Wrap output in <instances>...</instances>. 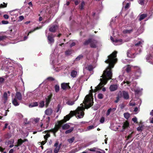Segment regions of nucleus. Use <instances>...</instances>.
Wrapping results in <instances>:
<instances>
[{
    "mask_svg": "<svg viewBox=\"0 0 153 153\" xmlns=\"http://www.w3.org/2000/svg\"><path fill=\"white\" fill-rule=\"evenodd\" d=\"M47 79L49 81H53L55 80L54 78L51 77H48L47 78Z\"/></svg>",
    "mask_w": 153,
    "mask_h": 153,
    "instance_id": "52",
    "label": "nucleus"
},
{
    "mask_svg": "<svg viewBox=\"0 0 153 153\" xmlns=\"http://www.w3.org/2000/svg\"><path fill=\"white\" fill-rule=\"evenodd\" d=\"M105 120V118L104 117H102L100 120V122L101 123H104V121Z\"/></svg>",
    "mask_w": 153,
    "mask_h": 153,
    "instance_id": "54",
    "label": "nucleus"
},
{
    "mask_svg": "<svg viewBox=\"0 0 153 153\" xmlns=\"http://www.w3.org/2000/svg\"><path fill=\"white\" fill-rule=\"evenodd\" d=\"M76 45V43L75 42H73L72 43H71L69 46H70V47L72 48L74 46H75Z\"/></svg>",
    "mask_w": 153,
    "mask_h": 153,
    "instance_id": "62",
    "label": "nucleus"
},
{
    "mask_svg": "<svg viewBox=\"0 0 153 153\" xmlns=\"http://www.w3.org/2000/svg\"><path fill=\"white\" fill-rule=\"evenodd\" d=\"M55 90L56 93H58L59 90V85H56L54 86Z\"/></svg>",
    "mask_w": 153,
    "mask_h": 153,
    "instance_id": "35",
    "label": "nucleus"
},
{
    "mask_svg": "<svg viewBox=\"0 0 153 153\" xmlns=\"http://www.w3.org/2000/svg\"><path fill=\"white\" fill-rule=\"evenodd\" d=\"M7 4H6L4 2H3V4H0V9L4 7H7Z\"/></svg>",
    "mask_w": 153,
    "mask_h": 153,
    "instance_id": "42",
    "label": "nucleus"
},
{
    "mask_svg": "<svg viewBox=\"0 0 153 153\" xmlns=\"http://www.w3.org/2000/svg\"><path fill=\"white\" fill-rule=\"evenodd\" d=\"M77 114V113H76V109L74 111H71L70 112V113H69V116H70V117H71L74 116V115H75Z\"/></svg>",
    "mask_w": 153,
    "mask_h": 153,
    "instance_id": "33",
    "label": "nucleus"
},
{
    "mask_svg": "<svg viewBox=\"0 0 153 153\" xmlns=\"http://www.w3.org/2000/svg\"><path fill=\"white\" fill-rule=\"evenodd\" d=\"M69 83H63L61 84V88L64 90H65L67 89H71V87L69 86Z\"/></svg>",
    "mask_w": 153,
    "mask_h": 153,
    "instance_id": "9",
    "label": "nucleus"
},
{
    "mask_svg": "<svg viewBox=\"0 0 153 153\" xmlns=\"http://www.w3.org/2000/svg\"><path fill=\"white\" fill-rule=\"evenodd\" d=\"M7 38V36H0V41H3Z\"/></svg>",
    "mask_w": 153,
    "mask_h": 153,
    "instance_id": "39",
    "label": "nucleus"
},
{
    "mask_svg": "<svg viewBox=\"0 0 153 153\" xmlns=\"http://www.w3.org/2000/svg\"><path fill=\"white\" fill-rule=\"evenodd\" d=\"M59 142L58 141H56L55 143L54 144V146L55 147L54 150V152L55 153H57L59 152V149L61 145V144L58 146Z\"/></svg>",
    "mask_w": 153,
    "mask_h": 153,
    "instance_id": "8",
    "label": "nucleus"
},
{
    "mask_svg": "<svg viewBox=\"0 0 153 153\" xmlns=\"http://www.w3.org/2000/svg\"><path fill=\"white\" fill-rule=\"evenodd\" d=\"M53 112V111L51 108L47 109L45 111V114L48 115H51Z\"/></svg>",
    "mask_w": 153,
    "mask_h": 153,
    "instance_id": "21",
    "label": "nucleus"
},
{
    "mask_svg": "<svg viewBox=\"0 0 153 153\" xmlns=\"http://www.w3.org/2000/svg\"><path fill=\"white\" fill-rule=\"evenodd\" d=\"M44 106V101H42L40 102L39 103V106L41 108H42Z\"/></svg>",
    "mask_w": 153,
    "mask_h": 153,
    "instance_id": "46",
    "label": "nucleus"
},
{
    "mask_svg": "<svg viewBox=\"0 0 153 153\" xmlns=\"http://www.w3.org/2000/svg\"><path fill=\"white\" fill-rule=\"evenodd\" d=\"M143 128L142 126H139L137 128V130L138 131H143Z\"/></svg>",
    "mask_w": 153,
    "mask_h": 153,
    "instance_id": "51",
    "label": "nucleus"
},
{
    "mask_svg": "<svg viewBox=\"0 0 153 153\" xmlns=\"http://www.w3.org/2000/svg\"><path fill=\"white\" fill-rule=\"evenodd\" d=\"M95 149H96V148H91V149H87V150H89L91 152H95Z\"/></svg>",
    "mask_w": 153,
    "mask_h": 153,
    "instance_id": "58",
    "label": "nucleus"
},
{
    "mask_svg": "<svg viewBox=\"0 0 153 153\" xmlns=\"http://www.w3.org/2000/svg\"><path fill=\"white\" fill-rule=\"evenodd\" d=\"M85 2L84 1H82L81 4L79 5V8L81 10L84 9V6L85 5Z\"/></svg>",
    "mask_w": 153,
    "mask_h": 153,
    "instance_id": "29",
    "label": "nucleus"
},
{
    "mask_svg": "<svg viewBox=\"0 0 153 153\" xmlns=\"http://www.w3.org/2000/svg\"><path fill=\"white\" fill-rule=\"evenodd\" d=\"M97 41L94 40H92L90 44V46L91 48H96V45L97 44Z\"/></svg>",
    "mask_w": 153,
    "mask_h": 153,
    "instance_id": "16",
    "label": "nucleus"
},
{
    "mask_svg": "<svg viewBox=\"0 0 153 153\" xmlns=\"http://www.w3.org/2000/svg\"><path fill=\"white\" fill-rule=\"evenodd\" d=\"M4 81V78L0 77V84L3 83V82Z\"/></svg>",
    "mask_w": 153,
    "mask_h": 153,
    "instance_id": "60",
    "label": "nucleus"
},
{
    "mask_svg": "<svg viewBox=\"0 0 153 153\" xmlns=\"http://www.w3.org/2000/svg\"><path fill=\"white\" fill-rule=\"evenodd\" d=\"M59 130V129L54 127L53 129H52L50 130L51 132H53L54 133V134L55 136H56L55 133L57 132Z\"/></svg>",
    "mask_w": 153,
    "mask_h": 153,
    "instance_id": "32",
    "label": "nucleus"
},
{
    "mask_svg": "<svg viewBox=\"0 0 153 153\" xmlns=\"http://www.w3.org/2000/svg\"><path fill=\"white\" fill-rule=\"evenodd\" d=\"M147 14L146 13H143L139 15V20L141 21L143 19H144L147 16Z\"/></svg>",
    "mask_w": 153,
    "mask_h": 153,
    "instance_id": "20",
    "label": "nucleus"
},
{
    "mask_svg": "<svg viewBox=\"0 0 153 153\" xmlns=\"http://www.w3.org/2000/svg\"><path fill=\"white\" fill-rule=\"evenodd\" d=\"M83 57V56L82 55H80L79 56H77L76 58V61H78L81 59Z\"/></svg>",
    "mask_w": 153,
    "mask_h": 153,
    "instance_id": "43",
    "label": "nucleus"
},
{
    "mask_svg": "<svg viewBox=\"0 0 153 153\" xmlns=\"http://www.w3.org/2000/svg\"><path fill=\"white\" fill-rule=\"evenodd\" d=\"M123 83L124 84L126 83V85H128V86H130L131 85V82L128 81H124L123 82Z\"/></svg>",
    "mask_w": 153,
    "mask_h": 153,
    "instance_id": "47",
    "label": "nucleus"
},
{
    "mask_svg": "<svg viewBox=\"0 0 153 153\" xmlns=\"http://www.w3.org/2000/svg\"><path fill=\"white\" fill-rule=\"evenodd\" d=\"M127 56L129 58H134L135 57L134 53H132L131 50H128L127 51Z\"/></svg>",
    "mask_w": 153,
    "mask_h": 153,
    "instance_id": "14",
    "label": "nucleus"
},
{
    "mask_svg": "<svg viewBox=\"0 0 153 153\" xmlns=\"http://www.w3.org/2000/svg\"><path fill=\"white\" fill-rule=\"evenodd\" d=\"M58 124L55 125V128H56L59 129V128L62 126V125L64 123L62 122V121H58Z\"/></svg>",
    "mask_w": 153,
    "mask_h": 153,
    "instance_id": "22",
    "label": "nucleus"
},
{
    "mask_svg": "<svg viewBox=\"0 0 153 153\" xmlns=\"http://www.w3.org/2000/svg\"><path fill=\"white\" fill-rule=\"evenodd\" d=\"M117 51H115L108 56V59L106 60L105 62L107 64L109 63V66L106 69H111L114 67V63L117 61V59L115 58L117 56Z\"/></svg>",
    "mask_w": 153,
    "mask_h": 153,
    "instance_id": "1",
    "label": "nucleus"
},
{
    "mask_svg": "<svg viewBox=\"0 0 153 153\" xmlns=\"http://www.w3.org/2000/svg\"><path fill=\"white\" fill-rule=\"evenodd\" d=\"M142 44L141 41H138L136 43L135 45V46H139L141 45Z\"/></svg>",
    "mask_w": 153,
    "mask_h": 153,
    "instance_id": "55",
    "label": "nucleus"
},
{
    "mask_svg": "<svg viewBox=\"0 0 153 153\" xmlns=\"http://www.w3.org/2000/svg\"><path fill=\"white\" fill-rule=\"evenodd\" d=\"M131 4L130 3H128L126 4L125 7V8L126 10L128 9L129 7L130 4Z\"/></svg>",
    "mask_w": 153,
    "mask_h": 153,
    "instance_id": "53",
    "label": "nucleus"
},
{
    "mask_svg": "<svg viewBox=\"0 0 153 153\" xmlns=\"http://www.w3.org/2000/svg\"><path fill=\"white\" fill-rule=\"evenodd\" d=\"M55 36L53 33H51L48 35L47 37V39L48 43L52 45L54 43V38Z\"/></svg>",
    "mask_w": 153,
    "mask_h": 153,
    "instance_id": "5",
    "label": "nucleus"
},
{
    "mask_svg": "<svg viewBox=\"0 0 153 153\" xmlns=\"http://www.w3.org/2000/svg\"><path fill=\"white\" fill-rule=\"evenodd\" d=\"M71 75L72 77L75 78L77 75V72L74 70H72L71 72Z\"/></svg>",
    "mask_w": 153,
    "mask_h": 153,
    "instance_id": "19",
    "label": "nucleus"
},
{
    "mask_svg": "<svg viewBox=\"0 0 153 153\" xmlns=\"http://www.w3.org/2000/svg\"><path fill=\"white\" fill-rule=\"evenodd\" d=\"M51 136H50V134L49 133H47L46 135H45L44 136V139H45V140H48V138L50 137Z\"/></svg>",
    "mask_w": 153,
    "mask_h": 153,
    "instance_id": "45",
    "label": "nucleus"
},
{
    "mask_svg": "<svg viewBox=\"0 0 153 153\" xmlns=\"http://www.w3.org/2000/svg\"><path fill=\"white\" fill-rule=\"evenodd\" d=\"M38 106V103L37 102H35L33 103H32L30 105V106H31V107H33L35 106Z\"/></svg>",
    "mask_w": 153,
    "mask_h": 153,
    "instance_id": "36",
    "label": "nucleus"
},
{
    "mask_svg": "<svg viewBox=\"0 0 153 153\" xmlns=\"http://www.w3.org/2000/svg\"><path fill=\"white\" fill-rule=\"evenodd\" d=\"M119 94H121L122 97H123L125 100H128L129 98V96L128 92L125 91H123L122 92H119Z\"/></svg>",
    "mask_w": 153,
    "mask_h": 153,
    "instance_id": "6",
    "label": "nucleus"
},
{
    "mask_svg": "<svg viewBox=\"0 0 153 153\" xmlns=\"http://www.w3.org/2000/svg\"><path fill=\"white\" fill-rule=\"evenodd\" d=\"M3 98L4 100V103H5L7 99V92H5L4 93Z\"/></svg>",
    "mask_w": 153,
    "mask_h": 153,
    "instance_id": "24",
    "label": "nucleus"
},
{
    "mask_svg": "<svg viewBox=\"0 0 153 153\" xmlns=\"http://www.w3.org/2000/svg\"><path fill=\"white\" fill-rule=\"evenodd\" d=\"M136 27L134 26H133L131 27V29L128 30L127 29L124 30L123 31V33L124 34H130L135 29Z\"/></svg>",
    "mask_w": 153,
    "mask_h": 153,
    "instance_id": "12",
    "label": "nucleus"
},
{
    "mask_svg": "<svg viewBox=\"0 0 153 153\" xmlns=\"http://www.w3.org/2000/svg\"><path fill=\"white\" fill-rule=\"evenodd\" d=\"M28 4L29 5V6H30V7H28V9H30V7H33V4H32L31 2L30 1V2L28 3Z\"/></svg>",
    "mask_w": 153,
    "mask_h": 153,
    "instance_id": "59",
    "label": "nucleus"
},
{
    "mask_svg": "<svg viewBox=\"0 0 153 153\" xmlns=\"http://www.w3.org/2000/svg\"><path fill=\"white\" fill-rule=\"evenodd\" d=\"M122 97V95L121 94H119L118 93V94L117 96L116 97V100H115L114 101V103H117L119 102L120 100V98Z\"/></svg>",
    "mask_w": 153,
    "mask_h": 153,
    "instance_id": "26",
    "label": "nucleus"
},
{
    "mask_svg": "<svg viewBox=\"0 0 153 153\" xmlns=\"http://www.w3.org/2000/svg\"><path fill=\"white\" fill-rule=\"evenodd\" d=\"M84 103L85 105V108L88 109L91 107L94 103V102L92 99L87 95L85 97Z\"/></svg>",
    "mask_w": 153,
    "mask_h": 153,
    "instance_id": "3",
    "label": "nucleus"
},
{
    "mask_svg": "<svg viewBox=\"0 0 153 153\" xmlns=\"http://www.w3.org/2000/svg\"><path fill=\"white\" fill-rule=\"evenodd\" d=\"M129 125V123L128 121H126L123 123V125L122 126V130L121 131L123 132L125 131V130L128 128Z\"/></svg>",
    "mask_w": 153,
    "mask_h": 153,
    "instance_id": "11",
    "label": "nucleus"
},
{
    "mask_svg": "<svg viewBox=\"0 0 153 153\" xmlns=\"http://www.w3.org/2000/svg\"><path fill=\"white\" fill-rule=\"evenodd\" d=\"M70 126L68 124H64L62 126V128L63 130H67L68 129Z\"/></svg>",
    "mask_w": 153,
    "mask_h": 153,
    "instance_id": "30",
    "label": "nucleus"
},
{
    "mask_svg": "<svg viewBox=\"0 0 153 153\" xmlns=\"http://www.w3.org/2000/svg\"><path fill=\"white\" fill-rule=\"evenodd\" d=\"M47 120H46V123L47 124V125H48V124L49 123V122L50 121L51 118L50 117H48L47 118Z\"/></svg>",
    "mask_w": 153,
    "mask_h": 153,
    "instance_id": "61",
    "label": "nucleus"
},
{
    "mask_svg": "<svg viewBox=\"0 0 153 153\" xmlns=\"http://www.w3.org/2000/svg\"><path fill=\"white\" fill-rule=\"evenodd\" d=\"M100 150L102 151V152H101L100 151H96V153H105V152L104 150L101 149H100Z\"/></svg>",
    "mask_w": 153,
    "mask_h": 153,
    "instance_id": "64",
    "label": "nucleus"
},
{
    "mask_svg": "<svg viewBox=\"0 0 153 153\" xmlns=\"http://www.w3.org/2000/svg\"><path fill=\"white\" fill-rule=\"evenodd\" d=\"M104 96L102 94L100 93L98 94V97L99 99H101L103 98Z\"/></svg>",
    "mask_w": 153,
    "mask_h": 153,
    "instance_id": "48",
    "label": "nucleus"
},
{
    "mask_svg": "<svg viewBox=\"0 0 153 153\" xmlns=\"http://www.w3.org/2000/svg\"><path fill=\"white\" fill-rule=\"evenodd\" d=\"M23 143L24 142H23L22 139H19L17 141V144L16 146L17 147L20 146L22 145V144H23Z\"/></svg>",
    "mask_w": 153,
    "mask_h": 153,
    "instance_id": "25",
    "label": "nucleus"
},
{
    "mask_svg": "<svg viewBox=\"0 0 153 153\" xmlns=\"http://www.w3.org/2000/svg\"><path fill=\"white\" fill-rule=\"evenodd\" d=\"M14 98H16V99L19 101L21 100L22 98V94L20 92H17L16 93V96H15Z\"/></svg>",
    "mask_w": 153,
    "mask_h": 153,
    "instance_id": "17",
    "label": "nucleus"
},
{
    "mask_svg": "<svg viewBox=\"0 0 153 153\" xmlns=\"http://www.w3.org/2000/svg\"><path fill=\"white\" fill-rule=\"evenodd\" d=\"M59 26L56 25H55L51 27L49 29V31L52 33H55L57 29L58 28Z\"/></svg>",
    "mask_w": 153,
    "mask_h": 153,
    "instance_id": "10",
    "label": "nucleus"
},
{
    "mask_svg": "<svg viewBox=\"0 0 153 153\" xmlns=\"http://www.w3.org/2000/svg\"><path fill=\"white\" fill-rule=\"evenodd\" d=\"M12 103L15 106H18L20 104V103L18 102L16 98H14L12 101Z\"/></svg>",
    "mask_w": 153,
    "mask_h": 153,
    "instance_id": "23",
    "label": "nucleus"
},
{
    "mask_svg": "<svg viewBox=\"0 0 153 153\" xmlns=\"http://www.w3.org/2000/svg\"><path fill=\"white\" fill-rule=\"evenodd\" d=\"M118 88V85L117 84H112L109 87V89L112 92L117 90Z\"/></svg>",
    "mask_w": 153,
    "mask_h": 153,
    "instance_id": "15",
    "label": "nucleus"
},
{
    "mask_svg": "<svg viewBox=\"0 0 153 153\" xmlns=\"http://www.w3.org/2000/svg\"><path fill=\"white\" fill-rule=\"evenodd\" d=\"M124 115L125 118L127 120H128L130 117V114L128 112L124 113Z\"/></svg>",
    "mask_w": 153,
    "mask_h": 153,
    "instance_id": "37",
    "label": "nucleus"
},
{
    "mask_svg": "<svg viewBox=\"0 0 153 153\" xmlns=\"http://www.w3.org/2000/svg\"><path fill=\"white\" fill-rule=\"evenodd\" d=\"M92 40L91 38H89L88 40H86L83 43V45H87L89 44H90Z\"/></svg>",
    "mask_w": 153,
    "mask_h": 153,
    "instance_id": "27",
    "label": "nucleus"
},
{
    "mask_svg": "<svg viewBox=\"0 0 153 153\" xmlns=\"http://www.w3.org/2000/svg\"><path fill=\"white\" fill-rule=\"evenodd\" d=\"M141 74V72L139 71H138L135 72L134 75L135 76L138 77L140 76Z\"/></svg>",
    "mask_w": 153,
    "mask_h": 153,
    "instance_id": "41",
    "label": "nucleus"
},
{
    "mask_svg": "<svg viewBox=\"0 0 153 153\" xmlns=\"http://www.w3.org/2000/svg\"><path fill=\"white\" fill-rule=\"evenodd\" d=\"M75 140V138L74 137H72L71 138L68 139V141L69 143H71L73 142Z\"/></svg>",
    "mask_w": 153,
    "mask_h": 153,
    "instance_id": "44",
    "label": "nucleus"
},
{
    "mask_svg": "<svg viewBox=\"0 0 153 153\" xmlns=\"http://www.w3.org/2000/svg\"><path fill=\"white\" fill-rule=\"evenodd\" d=\"M81 105L82 106L78 107L76 109L77 114H80V115H78L77 116V117L79 118L83 117L84 115V111L85 110V108L84 107L82 103Z\"/></svg>",
    "mask_w": 153,
    "mask_h": 153,
    "instance_id": "4",
    "label": "nucleus"
},
{
    "mask_svg": "<svg viewBox=\"0 0 153 153\" xmlns=\"http://www.w3.org/2000/svg\"><path fill=\"white\" fill-rule=\"evenodd\" d=\"M108 70V69H106L101 76V77H102V79H104L105 84H106L109 80L112 79V70L109 69Z\"/></svg>",
    "mask_w": 153,
    "mask_h": 153,
    "instance_id": "2",
    "label": "nucleus"
},
{
    "mask_svg": "<svg viewBox=\"0 0 153 153\" xmlns=\"http://www.w3.org/2000/svg\"><path fill=\"white\" fill-rule=\"evenodd\" d=\"M132 66H131L129 65H127L126 68V71L127 73H129L131 71V68Z\"/></svg>",
    "mask_w": 153,
    "mask_h": 153,
    "instance_id": "28",
    "label": "nucleus"
},
{
    "mask_svg": "<svg viewBox=\"0 0 153 153\" xmlns=\"http://www.w3.org/2000/svg\"><path fill=\"white\" fill-rule=\"evenodd\" d=\"M1 22L3 24H7L8 23V22L7 21L4 20L2 21Z\"/></svg>",
    "mask_w": 153,
    "mask_h": 153,
    "instance_id": "63",
    "label": "nucleus"
},
{
    "mask_svg": "<svg viewBox=\"0 0 153 153\" xmlns=\"http://www.w3.org/2000/svg\"><path fill=\"white\" fill-rule=\"evenodd\" d=\"M71 118V117H70L69 115H67L64 117V118L63 120L60 121H62V122L64 123L67 121L69 120Z\"/></svg>",
    "mask_w": 153,
    "mask_h": 153,
    "instance_id": "18",
    "label": "nucleus"
},
{
    "mask_svg": "<svg viewBox=\"0 0 153 153\" xmlns=\"http://www.w3.org/2000/svg\"><path fill=\"white\" fill-rule=\"evenodd\" d=\"M53 95L52 93H51L50 94L48 95L47 98H45V102H46V105L48 106L49 103H50L52 97Z\"/></svg>",
    "mask_w": 153,
    "mask_h": 153,
    "instance_id": "13",
    "label": "nucleus"
},
{
    "mask_svg": "<svg viewBox=\"0 0 153 153\" xmlns=\"http://www.w3.org/2000/svg\"><path fill=\"white\" fill-rule=\"evenodd\" d=\"M145 0H138V2L139 4L143 5L144 4Z\"/></svg>",
    "mask_w": 153,
    "mask_h": 153,
    "instance_id": "49",
    "label": "nucleus"
},
{
    "mask_svg": "<svg viewBox=\"0 0 153 153\" xmlns=\"http://www.w3.org/2000/svg\"><path fill=\"white\" fill-rule=\"evenodd\" d=\"M132 121L134 122V123H138L137 121V118L136 117H135L134 118H133L132 119Z\"/></svg>",
    "mask_w": 153,
    "mask_h": 153,
    "instance_id": "57",
    "label": "nucleus"
},
{
    "mask_svg": "<svg viewBox=\"0 0 153 153\" xmlns=\"http://www.w3.org/2000/svg\"><path fill=\"white\" fill-rule=\"evenodd\" d=\"M86 68L88 70L90 71H92L93 69L94 68L93 66L91 65H88V67Z\"/></svg>",
    "mask_w": 153,
    "mask_h": 153,
    "instance_id": "40",
    "label": "nucleus"
},
{
    "mask_svg": "<svg viewBox=\"0 0 153 153\" xmlns=\"http://www.w3.org/2000/svg\"><path fill=\"white\" fill-rule=\"evenodd\" d=\"M74 129V128L71 127L70 129L65 131V133L66 134L71 133L73 131Z\"/></svg>",
    "mask_w": 153,
    "mask_h": 153,
    "instance_id": "38",
    "label": "nucleus"
},
{
    "mask_svg": "<svg viewBox=\"0 0 153 153\" xmlns=\"http://www.w3.org/2000/svg\"><path fill=\"white\" fill-rule=\"evenodd\" d=\"M122 42V40L121 39H116L114 41V42L116 43L119 42V43H121Z\"/></svg>",
    "mask_w": 153,
    "mask_h": 153,
    "instance_id": "56",
    "label": "nucleus"
},
{
    "mask_svg": "<svg viewBox=\"0 0 153 153\" xmlns=\"http://www.w3.org/2000/svg\"><path fill=\"white\" fill-rule=\"evenodd\" d=\"M74 103V101L71 100H68L66 102V104L69 105H72Z\"/></svg>",
    "mask_w": 153,
    "mask_h": 153,
    "instance_id": "34",
    "label": "nucleus"
},
{
    "mask_svg": "<svg viewBox=\"0 0 153 153\" xmlns=\"http://www.w3.org/2000/svg\"><path fill=\"white\" fill-rule=\"evenodd\" d=\"M111 110V108H109V109H108V110L107 111V112H106V116H108L109 115V114H110V113L111 112H112Z\"/></svg>",
    "mask_w": 153,
    "mask_h": 153,
    "instance_id": "50",
    "label": "nucleus"
},
{
    "mask_svg": "<svg viewBox=\"0 0 153 153\" xmlns=\"http://www.w3.org/2000/svg\"><path fill=\"white\" fill-rule=\"evenodd\" d=\"M73 52V51L71 50H68L66 51L65 52V53L66 55H69Z\"/></svg>",
    "mask_w": 153,
    "mask_h": 153,
    "instance_id": "31",
    "label": "nucleus"
},
{
    "mask_svg": "<svg viewBox=\"0 0 153 153\" xmlns=\"http://www.w3.org/2000/svg\"><path fill=\"white\" fill-rule=\"evenodd\" d=\"M100 80L102 82L99 83L97 87H96V89L97 91H98L101 88L104 86V85H105L106 84L105 83V82L104 81V79H102L100 78Z\"/></svg>",
    "mask_w": 153,
    "mask_h": 153,
    "instance_id": "7",
    "label": "nucleus"
}]
</instances>
